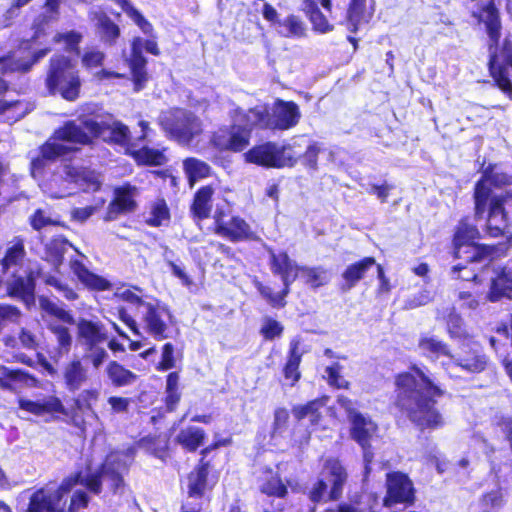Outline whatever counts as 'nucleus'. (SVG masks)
Instances as JSON below:
<instances>
[{"instance_id": "63", "label": "nucleus", "mask_w": 512, "mask_h": 512, "mask_svg": "<svg viewBox=\"0 0 512 512\" xmlns=\"http://www.w3.org/2000/svg\"><path fill=\"white\" fill-rule=\"evenodd\" d=\"M124 12L134 21L144 34H153V25L133 5H130Z\"/></svg>"}, {"instance_id": "28", "label": "nucleus", "mask_w": 512, "mask_h": 512, "mask_svg": "<svg viewBox=\"0 0 512 512\" xmlns=\"http://www.w3.org/2000/svg\"><path fill=\"white\" fill-rule=\"evenodd\" d=\"M377 261L373 256H365L353 263L346 266L341 274V282L339 283V290L341 292H348L353 289L364 277L366 273L376 268Z\"/></svg>"}, {"instance_id": "50", "label": "nucleus", "mask_w": 512, "mask_h": 512, "mask_svg": "<svg viewBox=\"0 0 512 512\" xmlns=\"http://www.w3.org/2000/svg\"><path fill=\"white\" fill-rule=\"evenodd\" d=\"M138 165L160 166L166 162V157L161 150L144 146L140 149H131L128 151Z\"/></svg>"}, {"instance_id": "17", "label": "nucleus", "mask_w": 512, "mask_h": 512, "mask_svg": "<svg viewBox=\"0 0 512 512\" xmlns=\"http://www.w3.org/2000/svg\"><path fill=\"white\" fill-rule=\"evenodd\" d=\"M225 210L217 208L213 213L212 231L232 243L255 241L258 239L256 232L251 225L241 216L233 215L228 221L225 220Z\"/></svg>"}, {"instance_id": "37", "label": "nucleus", "mask_w": 512, "mask_h": 512, "mask_svg": "<svg viewBox=\"0 0 512 512\" xmlns=\"http://www.w3.org/2000/svg\"><path fill=\"white\" fill-rule=\"evenodd\" d=\"M26 254L24 238L22 236L13 237L0 258L2 274H7L11 268L22 265Z\"/></svg>"}, {"instance_id": "49", "label": "nucleus", "mask_w": 512, "mask_h": 512, "mask_svg": "<svg viewBox=\"0 0 512 512\" xmlns=\"http://www.w3.org/2000/svg\"><path fill=\"white\" fill-rule=\"evenodd\" d=\"M171 219L170 208L165 198H157L150 204L149 217L145 219V224L149 227H160L168 223Z\"/></svg>"}, {"instance_id": "23", "label": "nucleus", "mask_w": 512, "mask_h": 512, "mask_svg": "<svg viewBox=\"0 0 512 512\" xmlns=\"http://www.w3.org/2000/svg\"><path fill=\"white\" fill-rule=\"evenodd\" d=\"M435 320L444 325L451 340L463 343L473 338L463 317L453 305L436 308Z\"/></svg>"}, {"instance_id": "29", "label": "nucleus", "mask_w": 512, "mask_h": 512, "mask_svg": "<svg viewBox=\"0 0 512 512\" xmlns=\"http://www.w3.org/2000/svg\"><path fill=\"white\" fill-rule=\"evenodd\" d=\"M101 471L109 482V489L112 494H117L125 487L123 471L127 472L128 467L123 459L114 453L106 456L101 463Z\"/></svg>"}, {"instance_id": "13", "label": "nucleus", "mask_w": 512, "mask_h": 512, "mask_svg": "<svg viewBox=\"0 0 512 512\" xmlns=\"http://www.w3.org/2000/svg\"><path fill=\"white\" fill-rule=\"evenodd\" d=\"M160 125L167 135L181 144H189L203 132L202 122L193 112L176 108L169 111Z\"/></svg>"}, {"instance_id": "11", "label": "nucleus", "mask_w": 512, "mask_h": 512, "mask_svg": "<svg viewBox=\"0 0 512 512\" xmlns=\"http://www.w3.org/2000/svg\"><path fill=\"white\" fill-rule=\"evenodd\" d=\"M349 437L359 445L362 450L364 476L367 478L372 470L374 451L372 441L377 435L378 424L368 415L358 410L348 411Z\"/></svg>"}, {"instance_id": "40", "label": "nucleus", "mask_w": 512, "mask_h": 512, "mask_svg": "<svg viewBox=\"0 0 512 512\" xmlns=\"http://www.w3.org/2000/svg\"><path fill=\"white\" fill-rule=\"evenodd\" d=\"M327 397L323 396L307 401L305 404H298L292 407V414L296 421H302L309 417L310 425L317 426L320 424L323 416L321 408L326 404Z\"/></svg>"}, {"instance_id": "51", "label": "nucleus", "mask_w": 512, "mask_h": 512, "mask_svg": "<svg viewBox=\"0 0 512 512\" xmlns=\"http://www.w3.org/2000/svg\"><path fill=\"white\" fill-rule=\"evenodd\" d=\"M139 445L161 460H165L170 455L168 442L162 439L161 434L146 435L140 438Z\"/></svg>"}, {"instance_id": "10", "label": "nucleus", "mask_w": 512, "mask_h": 512, "mask_svg": "<svg viewBox=\"0 0 512 512\" xmlns=\"http://www.w3.org/2000/svg\"><path fill=\"white\" fill-rule=\"evenodd\" d=\"M77 339L85 347L84 359L98 370L108 358L102 344L109 338L105 325L99 320L79 318L77 323Z\"/></svg>"}, {"instance_id": "14", "label": "nucleus", "mask_w": 512, "mask_h": 512, "mask_svg": "<svg viewBox=\"0 0 512 512\" xmlns=\"http://www.w3.org/2000/svg\"><path fill=\"white\" fill-rule=\"evenodd\" d=\"M288 147L271 140L257 142L243 153V159L246 163L265 169L292 167L296 164L297 159L284 156Z\"/></svg>"}, {"instance_id": "52", "label": "nucleus", "mask_w": 512, "mask_h": 512, "mask_svg": "<svg viewBox=\"0 0 512 512\" xmlns=\"http://www.w3.org/2000/svg\"><path fill=\"white\" fill-rule=\"evenodd\" d=\"M47 328L55 336L57 342L55 354L58 357L68 354L73 343V338L69 328L55 323L48 324Z\"/></svg>"}, {"instance_id": "36", "label": "nucleus", "mask_w": 512, "mask_h": 512, "mask_svg": "<svg viewBox=\"0 0 512 512\" xmlns=\"http://www.w3.org/2000/svg\"><path fill=\"white\" fill-rule=\"evenodd\" d=\"M72 151V148L64 144L46 141L39 147L38 155L31 160V169L42 171L49 163Z\"/></svg>"}, {"instance_id": "58", "label": "nucleus", "mask_w": 512, "mask_h": 512, "mask_svg": "<svg viewBox=\"0 0 512 512\" xmlns=\"http://www.w3.org/2000/svg\"><path fill=\"white\" fill-rule=\"evenodd\" d=\"M135 291L141 293L142 289L138 286H132V288L125 289L122 292L114 293V297L136 307H145L147 302H145L142 296L138 295Z\"/></svg>"}, {"instance_id": "39", "label": "nucleus", "mask_w": 512, "mask_h": 512, "mask_svg": "<svg viewBox=\"0 0 512 512\" xmlns=\"http://www.w3.org/2000/svg\"><path fill=\"white\" fill-rule=\"evenodd\" d=\"M34 380V376L23 369L0 365V389L3 391L16 393L21 385Z\"/></svg>"}, {"instance_id": "1", "label": "nucleus", "mask_w": 512, "mask_h": 512, "mask_svg": "<svg viewBox=\"0 0 512 512\" xmlns=\"http://www.w3.org/2000/svg\"><path fill=\"white\" fill-rule=\"evenodd\" d=\"M445 395L446 390L417 364L394 376L392 406L420 432L445 426V418L437 408V399Z\"/></svg>"}, {"instance_id": "22", "label": "nucleus", "mask_w": 512, "mask_h": 512, "mask_svg": "<svg viewBox=\"0 0 512 512\" xmlns=\"http://www.w3.org/2000/svg\"><path fill=\"white\" fill-rule=\"evenodd\" d=\"M146 312L143 316L146 332L157 341H163L169 337L168 321L172 319L170 309L159 300L155 303L145 304Z\"/></svg>"}, {"instance_id": "5", "label": "nucleus", "mask_w": 512, "mask_h": 512, "mask_svg": "<svg viewBox=\"0 0 512 512\" xmlns=\"http://www.w3.org/2000/svg\"><path fill=\"white\" fill-rule=\"evenodd\" d=\"M100 392L96 388L82 390L72 399L70 408H66L62 400L57 396H48L43 400H30L19 398L18 408L35 416L50 415L57 419L58 415L68 418L67 423L85 432L87 428L86 415L94 413L93 406L99 399Z\"/></svg>"}, {"instance_id": "47", "label": "nucleus", "mask_w": 512, "mask_h": 512, "mask_svg": "<svg viewBox=\"0 0 512 512\" xmlns=\"http://www.w3.org/2000/svg\"><path fill=\"white\" fill-rule=\"evenodd\" d=\"M418 347L428 357L439 358L441 356L454 358L448 343L435 336H422L418 340Z\"/></svg>"}, {"instance_id": "31", "label": "nucleus", "mask_w": 512, "mask_h": 512, "mask_svg": "<svg viewBox=\"0 0 512 512\" xmlns=\"http://www.w3.org/2000/svg\"><path fill=\"white\" fill-rule=\"evenodd\" d=\"M258 481L260 493L267 497L285 499L289 495L288 485L283 481L280 473L270 466L262 468Z\"/></svg>"}, {"instance_id": "45", "label": "nucleus", "mask_w": 512, "mask_h": 512, "mask_svg": "<svg viewBox=\"0 0 512 512\" xmlns=\"http://www.w3.org/2000/svg\"><path fill=\"white\" fill-rule=\"evenodd\" d=\"M299 274L303 277L304 283L316 290L326 286L331 281V272L323 266L300 265Z\"/></svg>"}, {"instance_id": "7", "label": "nucleus", "mask_w": 512, "mask_h": 512, "mask_svg": "<svg viewBox=\"0 0 512 512\" xmlns=\"http://www.w3.org/2000/svg\"><path fill=\"white\" fill-rule=\"evenodd\" d=\"M50 95L74 102L80 97L82 80L76 63L68 56L55 55L50 58L45 78Z\"/></svg>"}, {"instance_id": "12", "label": "nucleus", "mask_w": 512, "mask_h": 512, "mask_svg": "<svg viewBox=\"0 0 512 512\" xmlns=\"http://www.w3.org/2000/svg\"><path fill=\"white\" fill-rule=\"evenodd\" d=\"M219 482V471L212 460L198 458L192 469L186 474L184 484L188 498L210 501Z\"/></svg>"}, {"instance_id": "3", "label": "nucleus", "mask_w": 512, "mask_h": 512, "mask_svg": "<svg viewBox=\"0 0 512 512\" xmlns=\"http://www.w3.org/2000/svg\"><path fill=\"white\" fill-rule=\"evenodd\" d=\"M511 184V175L498 170L497 164L489 163L474 185V216L477 219L486 217L485 232L491 238L504 236L508 221L507 195L493 194L492 187L503 188Z\"/></svg>"}, {"instance_id": "34", "label": "nucleus", "mask_w": 512, "mask_h": 512, "mask_svg": "<svg viewBox=\"0 0 512 512\" xmlns=\"http://www.w3.org/2000/svg\"><path fill=\"white\" fill-rule=\"evenodd\" d=\"M276 105L273 110L276 130H289L299 123L301 113L294 101L278 100Z\"/></svg>"}, {"instance_id": "62", "label": "nucleus", "mask_w": 512, "mask_h": 512, "mask_svg": "<svg viewBox=\"0 0 512 512\" xmlns=\"http://www.w3.org/2000/svg\"><path fill=\"white\" fill-rule=\"evenodd\" d=\"M124 12L134 21L144 34H153V25L133 5H130Z\"/></svg>"}, {"instance_id": "18", "label": "nucleus", "mask_w": 512, "mask_h": 512, "mask_svg": "<svg viewBox=\"0 0 512 512\" xmlns=\"http://www.w3.org/2000/svg\"><path fill=\"white\" fill-rule=\"evenodd\" d=\"M386 493L383 497V506L391 508L402 504L405 507L413 506L416 502V489L407 473L390 471L386 473Z\"/></svg>"}, {"instance_id": "2", "label": "nucleus", "mask_w": 512, "mask_h": 512, "mask_svg": "<svg viewBox=\"0 0 512 512\" xmlns=\"http://www.w3.org/2000/svg\"><path fill=\"white\" fill-rule=\"evenodd\" d=\"M477 24L487 35L488 72L493 84L512 100V40L505 37L502 42V17L496 0H487L472 12Z\"/></svg>"}, {"instance_id": "26", "label": "nucleus", "mask_w": 512, "mask_h": 512, "mask_svg": "<svg viewBox=\"0 0 512 512\" xmlns=\"http://www.w3.org/2000/svg\"><path fill=\"white\" fill-rule=\"evenodd\" d=\"M182 398L180 390V373L178 371H171L166 375V384L164 391V408H155L150 422L156 425L159 421L165 418L166 413L175 412Z\"/></svg>"}, {"instance_id": "4", "label": "nucleus", "mask_w": 512, "mask_h": 512, "mask_svg": "<svg viewBox=\"0 0 512 512\" xmlns=\"http://www.w3.org/2000/svg\"><path fill=\"white\" fill-rule=\"evenodd\" d=\"M106 131H109V136L104 141L125 148L126 154L135 146L131 141L130 129L123 122L115 120L110 124L89 117L80 119V124L74 120L64 122L54 131L53 138L80 146H93Z\"/></svg>"}, {"instance_id": "61", "label": "nucleus", "mask_w": 512, "mask_h": 512, "mask_svg": "<svg viewBox=\"0 0 512 512\" xmlns=\"http://www.w3.org/2000/svg\"><path fill=\"white\" fill-rule=\"evenodd\" d=\"M124 12L134 21L144 34H153V25L133 5H130Z\"/></svg>"}, {"instance_id": "25", "label": "nucleus", "mask_w": 512, "mask_h": 512, "mask_svg": "<svg viewBox=\"0 0 512 512\" xmlns=\"http://www.w3.org/2000/svg\"><path fill=\"white\" fill-rule=\"evenodd\" d=\"M485 298L491 303L512 300V261L493 270Z\"/></svg>"}, {"instance_id": "42", "label": "nucleus", "mask_w": 512, "mask_h": 512, "mask_svg": "<svg viewBox=\"0 0 512 512\" xmlns=\"http://www.w3.org/2000/svg\"><path fill=\"white\" fill-rule=\"evenodd\" d=\"M182 163L183 171L190 187H193L199 180L212 176L211 166L199 158L187 157Z\"/></svg>"}, {"instance_id": "33", "label": "nucleus", "mask_w": 512, "mask_h": 512, "mask_svg": "<svg viewBox=\"0 0 512 512\" xmlns=\"http://www.w3.org/2000/svg\"><path fill=\"white\" fill-rule=\"evenodd\" d=\"M62 378L69 392L78 391L89 380V372L79 357L69 360L63 367Z\"/></svg>"}, {"instance_id": "27", "label": "nucleus", "mask_w": 512, "mask_h": 512, "mask_svg": "<svg viewBox=\"0 0 512 512\" xmlns=\"http://www.w3.org/2000/svg\"><path fill=\"white\" fill-rule=\"evenodd\" d=\"M69 267L81 285L90 292H105L113 288V284L105 277L94 273L80 259H71Z\"/></svg>"}, {"instance_id": "15", "label": "nucleus", "mask_w": 512, "mask_h": 512, "mask_svg": "<svg viewBox=\"0 0 512 512\" xmlns=\"http://www.w3.org/2000/svg\"><path fill=\"white\" fill-rule=\"evenodd\" d=\"M251 137V126L232 123L213 131L209 144L219 152L241 153L247 150Z\"/></svg>"}, {"instance_id": "19", "label": "nucleus", "mask_w": 512, "mask_h": 512, "mask_svg": "<svg viewBox=\"0 0 512 512\" xmlns=\"http://www.w3.org/2000/svg\"><path fill=\"white\" fill-rule=\"evenodd\" d=\"M41 269H28L24 275L13 272L6 283V295L24 303L26 306L35 304L36 281Z\"/></svg>"}, {"instance_id": "44", "label": "nucleus", "mask_w": 512, "mask_h": 512, "mask_svg": "<svg viewBox=\"0 0 512 512\" xmlns=\"http://www.w3.org/2000/svg\"><path fill=\"white\" fill-rule=\"evenodd\" d=\"M147 60L142 55L141 51L133 50L131 54V58L128 61V65L130 68L134 91H141L148 81V73L146 70Z\"/></svg>"}, {"instance_id": "16", "label": "nucleus", "mask_w": 512, "mask_h": 512, "mask_svg": "<svg viewBox=\"0 0 512 512\" xmlns=\"http://www.w3.org/2000/svg\"><path fill=\"white\" fill-rule=\"evenodd\" d=\"M82 481V470H77L74 473L66 476L51 493L45 492L43 488L38 489L30 498L29 506L31 512H65L60 503L63 497L68 494L72 488Z\"/></svg>"}, {"instance_id": "56", "label": "nucleus", "mask_w": 512, "mask_h": 512, "mask_svg": "<svg viewBox=\"0 0 512 512\" xmlns=\"http://www.w3.org/2000/svg\"><path fill=\"white\" fill-rule=\"evenodd\" d=\"M307 18L312 25L313 31L318 34H326L334 29V25L329 22L321 10L316 11Z\"/></svg>"}, {"instance_id": "24", "label": "nucleus", "mask_w": 512, "mask_h": 512, "mask_svg": "<svg viewBox=\"0 0 512 512\" xmlns=\"http://www.w3.org/2000/svg\"><path fill=\"white\" fill-rule=\"evenodd\" d=\"M376 11L375 0H349L344 25L351 33H357L364 26L369 25Z\"/></svg>"}, {"instance_id": "48", "label": "nucleus", "mask_w": 512, "mask_h": 512, "mask_svg": "<svg viewBox=\"0 0 512 512\" xmlns=\"http://www.w3.org/2000/svg\"><path fill=\"white\" fill-rule=\"evenodd\" d=\"M70 246H72L71 243L64 236L52 238L45 249L46 260L53 264L54 267H60Z\"/></svg>"}, {"instance_id": "20", "label": "nucleus", "mask_w": 512, "mask_h": 512, "mask_svg": "<svg viewBox=\"0 0 512 512\" xmlns=\"http://www.w3.org/2000/svg\"><path fill=\"white\" fill-rule=\"evenodd\" d=\"M137 194L138 188L130 182L116 186L113 189V197L107 206L104 220L114 221L121 215L133 213L138 206Z\"/></svg>"}, {"instance_id": "30", "label": "nucleus", "mask_w": 512, "mask_h": 512, "mask_svg": "<svg viewBox=\"0 0 512 512\" xmlns=\"http://www.w3.org/2000/svg\"><path fill=\"white\" fill-rule=\"evenodd\" d=\"M215 188L211 184L199 187L193 195L189 206L191 218L201 222L211 216Z\"/></svg>"}, {"instance_id": "46", "label": "nucleus", "mask_w": 512, "mask_h": 512, "mask_svg": "<svg viewBox=\"0 0 512 512\" xmlns=\"http://www.w3.org/2000/svg\"><path fill=\"white\" fill-rule=\"evenodd\" d=\"M279 33L289 39H301L307 35V26L303 19L296 14H289L278 21Z\"/></svg>"}, {"instance_id": "6", "label": "nucleus", "mask_w": 512, "mask_h": 512, "mask_svg": "<svg viewBox=\"0 0 512 512\" xmlns=\"http://www.w3.org/2000/svg\"><path fill=\"white\" fill-rule=\"evenodd\" d=\"M269 267L273 275L279 276L283 287L279 292H273L272 288L261 281L255 282V288L261 297L275 309H282L287 305L286 297L291 291V285L299 275L298 265L292 260L285 250L275 251L272 248L268 250Z\"/></svg>"}, {"instance_id": "57", "label": "nucleus", "mask_w": 512, "mask_h": 512, "mask_svg": "<svg viewBox=\"0 0 512 512\" xmlns=\"http://www.w3.org/2000/svg\"><path fill=\"white\" fill-rule=\"evenodd\" d=\"M45 284L53 287L68 301H74L78 299V294L75 290L70 287L67 283H63L60 279L55 276L49 275L45 278Z\"/></svg>"}, {"instance_id": "41", "label": "nucleus", "mask_w": 512, "mask_h": 512, "mask_svg": "<svg viewBox=\"0 0 512 512\" xmlns=\"http://www.w3.org/2000/svg\"><path fill=\"white\" fill-rule=\"evenodd\" d=\"M105 374L112 386L117 388L132 385L138 378L137 374L116 360L107 363Z\"/></svg>"}, {"instance_id": "8", "label": "nucleus", "mask_w": 512, "mask_h": 512, "mask_svg": "<svg viewBox=\"0 0 512 512\" xmlns=\"http://www.w3.org/2000/svg\"><path fill=\"white\" fill-rule=\"evenodd\" d=\"M348 480V472L338 457H328L323 461L320 477L312 484L308 499L313 504L338 501Z\"/></svg>"}, {"instance_id": "9", "label": "nucleus", "mask_w": 512, "mask_h": 512, "mask_svg": "<svg viewBox=\"0 0 512 512\" xmlns=\"http://www.w3.org/2000/svg\"><path fill=\"white\" fill-rule=\"evenodd\" d=\"M480 237L477 226L470 223L467 216L462 217L453 234L454 257L463 259L466 263H479L493 256L497 246L476 243Z\"/></svg>"}, {"instance_id": "21", "label": "nucleus", "mask_w": 512, "mask_h": 512, "mask_svg": "<svg viewBox=\"0 0 512 512\" xmlns=\"http://www.w3.org/2000/svg\"><path fill=\"white\" fill-rule=\"evenodd\" d=\"M453 359V364L456 367L470 374H480L489 365L488 355L484 352L481 344L474 341L473 338L462 343L460 352Z\"/></svg>"}, {"instance_id": "55", "label": "nucleus", "mask_w": 512, "mask_h": 512, "mask_svg": "<svg viewBox=\"0 0 512 512\" xmlns=\"http://www.w3.org/2000/svg\"><path fill=\"white\" fill-rule=\"evenodd\" d=\"M5 104H15L10 105L5 109V114H8V119L12 122H17L23 117H25L31 110L32 107L29 102L24 100H14V101H5Z\"/></svg>"}, {"instance_id": "38", "label": "nucleus", "mask_w": 512, "mask_h": 512, "mask_svg": "<svg viewBox=\"0 0 512 512\" xmlns=\"http://www.w3.org/2000/svg\"><path fill=\"white\" fill-rule=\"evenodd\" d=\"M206 438L207 434L202 427L188 425L179 430L175 442L184 451L194 453L204 445Z\"/></svg>"}, {"instance_id": "35", "label": "nucleus", "mask_w": 512, "mask_h": 512, "mask_svg": "<svg viewBox=\"0 0 512 512\" xmlns=\"http://www.w3.org/2000/svg\"><path fill=\"white\" fill-rule=\"evenodd\" d=\"M302 362V353L299 351V341L291 340L287 352L285 363L281 368V372L287 385L294 387L301 380L302 373L300 365Z\"/></svg>"}, {"instance_id": "32", "label": "nucleus", "mask_w": 512, "mask_h": 512, "mask_svg": "<svg viewBox=\"0 0 512 512\" xmlns=\"http://www.w3.org/2000/svg\"><path fill=\"white\" fill-rule=\"evenodd\" d=\"M89 18L94 22L100 41L105 45L114 46L121 35L119 25L104 11L91 12Z\"/></svg>"}, {"instance_id": "53", "label": "nucleus", "mask_w": 512, "mask_h": 512, "mask_svg": "<svg viewBox=\"0 0 512 512\" xmlns=\"http://www.w3.org/2000/svg\"><path fill=\"white\" fill-rule=\"evenodd\" d=\"M342 366L335 362L325 368L327 384L334 389L348 390L350 382L341 375Z\"/></svg>"}, {"instance_id": "54", "label": "nucleus", "mask_w": 512, "mask_h": 512, "mask_svg": "<svg viewBox=\"0 0 512 512\" xmlns=\"http://www.w3.org/2000/svg\"><path fill=\"white\" fill-rule=\"evenodd\" d=\"M176 367L175 347L171 342L165 343L161 348V358L155 365L158 372H165Z\"/></svg>"}, {"instance_id": "60", "label": "nucleus", "mask_w": 512, "mask_h": 512, "mask_svg": "<svg viewBox=\"0 0 512 512\" xmlns=\"http://www.w3.org/2000/svg\"><path fill=\"white\" fill-rule=\"evenodd\" d=\"M284 331V327L280 322L273 318H267L264 324L260 328V334L265 340H273L276 337H280Z\"/></svg>"}, {"instance_id": "64", "label": "nucleus", "mask_w": 512, "mask_h": 512, "mask_svg": "<svg viewBox=\"0 0 512 512\" xmlns=\"http://www.w3.org/2000/svg\"><path fill=\"white\" fill-rule=\"evenodd\" d=\"M29 224L35 231H40L47 226H56L59 222L46 216L45 212L38 208L29 217Z\"/></svg>"}, {"instance_id": "59", "label": "nucleus", "mask_w": 512, "mask_h": 512, "mask_svg": "<svg viewBox=\"0 0 512 512\" xmlns=\"http://www.w3.org/2000/svg\"><path fill=\"white\" fill-rule=\"evenodd\" d=\"M102 476L104 475L100 464L96 472L88 474L86 477L82 476L81 485L85 486L89 492L99 495L102 492Z\"/></svg>"}, {"instance_id": "43", "label": "nucleus", "mask_w": 512, "mask_h": 512, "mask_svg": "<svg viewBox=\"0 0 512 512\" xmlns=\"http://www.w3.org/2000/svg\"><path fill=\"white\" fill-rule=\"evenodd\" d=\"M235 113L237 115H241L243 119L247 118L248 114L253 116V121L251 127H256L261 130H271L276 131L275 129V121H274V113L267 106H256L248 109L247 112H244L242 109H235Z\"/></svg>"}]
</instances>
